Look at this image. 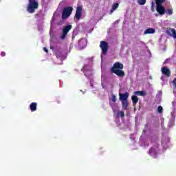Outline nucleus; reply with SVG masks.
I'll list each match as a JSON object with an SVG mask.
<instances>
[{
  "instance_id": "nucleus-1",
  "label": "nucleus",
  "mask_w": 176,
  "mask_h": 176,
  "mask_svg": "<svg viewBox=\"0 0 176 176\" xmlns=\"http://www.w3.org/2000/svg\"><path fill=\"white\" fill-rule=\"evenodd\" d=\"M123 69V64L116 62L113 67L111 69V71L113 74H115L117 75V76H120V78H123L125 75L124 71L122 70Z\"/></svg>"
},
{
  "instance_id": "nucleus-2",
  "label": "nucleus",
  "mask_w": 176,
  "mask_h": 176,
  "mask_svg": "<svg viewBox=\"0 0 176 176\" xmlns=\"http://www.w3.org/2000/svg\"><path fill=\"white\" fill-rule=\"evenodd\" d=\"M38 6H39V4L36 0H29V3L27 8L28 13H35V10L38 9Z\"/></svg>"
},
{
  "instance_id": "nucleus-3",
  "label": "nucleus",
  "mask_w": 176,
  "mask_h": 176,
  "mask_svg": "<svg viewBox=\"0 0 176 176\" xmlns=\"http://www.w3.org/2000/svg\"><path fill=\"white\" fill-rule=\"evenodd\" d=\"M72 10H74L72 7L65 8L62 12V19L65 20L68 19L70 14H72Z\"/></svg>"
},
{
  "instance_id": "nucleus-4",
  "label": "nucleus",
  "mask_w": 176,
  "mask_h": 176,
  "mask_svg": "<svg viewBox=\"0 0 176 176\" xmlns=\"http://www.w3.org/2000/svg\"><path fill=\"white\" fill-rule=\"evenodd\" d=\"M100 47L102 50V54L107 56V53H108V49H109L108 42L105 41H100Z\"/></svg>"
},
{
  "instance_id": "nucleus-5",
  "label": "nucleus",
  "mask_w": 176,
  "mask_h": 176,
  "mask_svg": "<svg viewBox=\"0 0 176 176\" xmlns=\"http://www.w3.org/2000/svg\"><path fill=\"white\" fill-rule=\"evenodd\" d=\"M72 29V25H67L65 26L62 31V35L60 36V39L64 40L65 38H67V35H68V32H69V30Z\"/></svg>"
},
{
  "instance_id": "nucleus-6",
  "label": "nucleus",
  "mask_w": 176,
  "mask_h": 176,
  "mask_svg": "<svg viewBox=\"0 0 176 176\" xmlns=\"http://www.w3.org/2000/svg\"><path fill=\"white\" fill-rule=\"evenodd\" d=\"M156 11L161 16H163L164 14H166V8H164V6H163V4H156Z\"/></svg>"
},
{
  "instance_id": "nucleus-7",
  "label": "nucleus",
  "mask_w": 176,
  "mask_h": 176,
  "mask_svg": "<svg viewBox=\"0 0 176 176\" xmlns=\"http://www.w3.org/2000/svg\"><path fill=\"white\" fill-rule=\"evenodd\" d=\"M82 7L78 6L76 8V14L74 16V19H76V20H80V17H82Z\"/></svg>"
},
{
  "instance_id": "nucleus-8",
  "label": "nucleus",
  "mask_w": 176,
  "mask_h": 176,
  "mask_svg": "<svg viewBox=\"0 0 176 176\" xmlns=\"http://www.w3.org/2000/svg\"><path fill=\"white\" fill-rule=\"evenodd\" d=\"M129 92H125L124 94L119 93L120 101H127L129 99Z\"/></svg>"
},
{
  "instance_id": "nucleus-9",
  "label": "nucleus",
  "mask_w": 176,
  "mask_h": 176,
  "mask_svg": "<svg viewBox=\"0 0 176 176\" xmlns=\"http://www.w3.org/2000/svg\"><path fill=\"white\" fill-rule=\"evenodd\" d=\"M161 71L163 75H165V76H167L168 78H170V76H171V72L170 71V69L164 67L162 68Z\"/></svg>"
},
{
  "instance_id": "nucleus-10",
  "label": "nucleus",
  "mask_w": 176,
  "mask_h": 176,
  "mask_svg": "<svg viewBox=\"0 0 176 176\" xmlns=\"http://www.w3.org/2000/svg\"><path fill=\"white\" fill-rule=\"evenodd\" d=\"M166 34L170 35V36H173V38H176V31L175 29L170 28L166 30Z\"/></svg>"
},
{
  "instance_id": "nucleus-11",
  "label": "nucleus",
  "mask_w": 176,
  "mask_h": 176,
  "mask_svg": "<svg viewBox=\"0 0 176 176\" xmlns=\"http://www.w3.org/2000/svg\"><path fill=\"white\" fill-rule=\"evenodd\" d=\"M131 100H132L133 106L135 107L138 103V97H137V96L135 95H133L131 96Z\"/></svg>"
},
{
  "instance_id": "nucleus-12",
  "label": "nucleus",
  "mask_w": 176,
  "mask_h": 176,
  "mask_svg": "<svg viewBox=\"0 0 176 176\" xmlns=\"http://www.w3.org/2000/svg\"><path fill=\"white\" fill-rule=\"evenodd\" d=\"M121 102H122V108L125 111H127L129 109V100H123V101H121Z\"/></svg>"
},
{
  "instance_id": "nucleus-13",
  "label": "nucleus",
  "mask_w": 176,
  "mask_h": 176,
  "mask_svg": "<svg viewBox=\"0 0 176 176\" xmlns=\"http://www.w3.org/2000/svg\"><path fill=\"white\" fill-rule=\"evenodd\" d=\"M37 105L36 102H32L30 104V110L32 112H35V111H36Z\"/></svg>"
},
{
  "instance_id": "nucleus-14",
  "label": "nucleus",
  "mask_w": 176,
  "mask_h": 176,
  "mask_svg": "<svg viewBox=\"0 0 176 176\" xmlns=\"http://www.w3.org/2000/svg\"><path fill=\"white\" fill-rule=\"evenodd\" d=\"M155 29L148 28L144 31V35H147V34H155Z\"/></svg>"
},
{
  "instance_id": "nucleus-15",
  "label": "nucleus",
  "mask_w": 176,
  "mask_h": 176,
  "mask_svg": "<svg viewBox=\"0 0 176 176\" xmlns=\"http://www.w3.org/2000/svg\"><path fill=\"white\" fill-rule=\"evenodd\" d=\"M134 94H135V96H142L143 97L146 96V93L144 91H136L134 92Z\"/></svg>"
},
{
  "instance_id": "nucleus-16",
  "label": "nucleus",
  "mask_w": 176,
  "mask_h": 176,
  "mask_svg": "<svg viewBox=\"0 0 176 176\" xmlns=\"http://www.w3.org/2000/svg\"><path fill=\"white\" fill-rule=\"evenodd\" d=\"M117 8H119V3H115L112 6L111 13H112L113 11L116 10Z\"/></svg>"
},
{
  "instance_id": "nucleus-17",
  "label": "nucleus",
  "mask_w": 176,
  "mask_h": 176,
  "mask_svg": "<svg viewBox=\"0 0 176 176\" xmlns=\"http://www.w3.org/2000/svg\"><path fill=\"white\" fill-rule=\"evenodd\" d=\"M149 155L152 156V155H156V150L153 148H151L148 151Z\"/></svg>"
},
{
  "instance_id": "nucleus-18",
  "label": "nucleus",
  "mask_w": 176,
  "mask_h": 176,
  "mask_svg": "<svg viewBox=\"0 0 176 176\" xmlns=\"http://www.w3.org/2000/svg\"><path fill=\"white\" fill-rule=\"evenodd\" d=\"M166 2V0H155L156 5H163Z\"/></svg>"
},
{
  "instance_id": "nucleus-19",
  "label": "nucleus",
  "mask_w": 176,
  "mask_h": 176,
  "mask_svg": "<svg viewBox=\"0 0 176 176\" xmlns=\"http://www.w3.org/2000/svg\"><path fill=\"white\" fill-rule=\"evenodd\" d=\"M165 13H166V14H168L169 16H171V14H173V13H174V11L173 10V8L170 9H168Z\"/></svg>"
},
{
  "instance_id": "nucleus-20",
  "label": "nucleus",
  "mask_w": 176,
  "mask_h": 176,
  "mask_svg": "<svg viewBox=\"0 0 176 176\" xmlns=\"http://www.w3.org/2000/svg\"><path fill=\"white\" fill-rule=\"evenodd\" d=\"M118 116H120V118H124V112L120 111L117 113Z\"/></svg>"
},
{
  "instance_id": "nucleus-21",
  "label": "nucleus",
  "mask_w": 176,
  "mask_h": 176,
  "mask_svg": "<svg viewBox=\"0 0 176 176\" xmlns=\"http://www.w3.org/2000/svg\"><path fill=\"white\" fill-rule=\"evenodd\" d=\"M118 100V98H116V96H115L114 94L111 95V101L113 102H116V101Z\"/></svg>"
},
{
  "instance_id": "nucleus-22",
  "label": "nucleus",
  "mask_w": 176,
  "mask_h": 176,
  "mask_svg": "<svg viewBox=\"0 0 176 176\" xmlns=\"http://www.w3.org/2000/svg\"><path fill=\"white\" fill-rule=\"evenodd\" d=\"M138 3L139 5H145V3H146V0H138Z\"/></svg>"
},
{
  "instance_id": "nucleus-23",
  "label": "nucleus",
  "mask_w": 176,
  "mask_h": 176,
  "mask_svg": "<svg viewBox=\"0 0 176 176\" xmlns=\"http://www.w3.org/2000/svg\"><path fill=\"white\" fill-rule=\"evenodd\" d=\"M157 112L158 113H162V112H163V107L159 106L157 107Z\"/></svg>"
},
{
  "instance_id": "nucleus-24",
  "label": "nucleus",
  "mask_w": 176,
  "mask_h": 176,
  "mask_svg": "<svg viewBox=\"0 0 176 176\" xmlns=\"http://www.w3.org/2000/svg\"><path fill=\"white\" fill-rule=\"evenodd\" d=\"M1 57H5V56H6V53L5 52H1Z\"/></svg>"
},
{
  "instance_id": "nucleus-25",
  "label": "nucleus",
  "mask_w": 176,
  "mask_h": 176,
  "mask_svg": "<svg viewBox=\"0 0 176 176\" xmlns=\"http://www.w3.org/2000/svg\"><path fill=\"white\" fill-rule=\"evenodd\" d=\"M173 86H175V87H176V78H175L173 81Z\"/></svg>"
},
{
  "instance_id": "nucleus-26",
  "label": "nucleus",
  "mask_w": 176,
  "mask_h": 176,
  "mask_svg": "<svg viewBox=\"0 0 176 176\" xmlns=\"http://www.w3.org/2000/svg\"><path fill=\"white\" fill-rule=\"evenodd\" d=\"M43 50H44V52H45V53H49V50H47V48L44 47Z\"/></svg>"
}]
</instances>
